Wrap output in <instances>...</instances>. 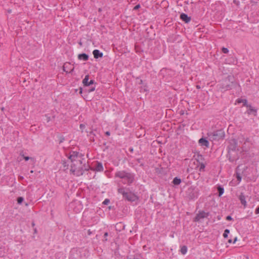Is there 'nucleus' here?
Returning <instances> with one entry per match:
<instances>
[{"mask_svg":"<svg viewBox=\"0 0 259 259\" xmlns=\"http://www.w3.org/2000/svg\"><path fill=\"white\" fill-rule=\"evenodd\" d=\"M84 166L82 164V161H76V162L72 163L71 165V172L76 176H80L82 175L85 168Z\"/></svg>","mask_w":259,"mask_h":259,"instance_id":"nucleus-1","label":"nucleus"},{"mask_svg":"<svg viewBox=\"0 0 259 259\" xmlns=\"http://www.w3.org/2000/svg\"><path fill=\"white\" fill-rule=\"evenodd\" d=\"M115 176L122 179V183L123 184H127L128 185L132 184L134 180L133 174L124 170L117 171L115 174Z\"/></svg>","mask_w":259,"mask_h":259,"instance_id":"nucleus-2","label":"nucleus"},{"mask_svg":"<svg viewBox=\"0 0 259 259\" xmlns=\"http://www.w3.org/2000/svg\"><path fill=\"white\" fill-rule=\"evenodd\" d=\"M232 77L230 76L223 80L221 83L219 84V90L221 92H225L232 88L234 83L232 80Z\"/></svg>","mask_w":259,"mask_h":259,"instance_id":"nucleus-3","label":"nucleus"},{"mask_svg":"<svg viewBox=\"0 0 259 259\" xmlns=\"http://www.w3.org/2000/svg\"><path fill=\"white\" fill-rule=\"evenodd\" d=\"M208 136L212 140H219L224 138L225 133L222 130H219L209 132Z\"/></svg>","mask_w":259,"mask_h":259,"instance_id":"nucleus-4","label":"nucleus"},{"mask_svg":"<svg viewBox=\"0 0 259 259\" xmlns=\"http://www.w3.org/2000/svg\"><path fill=\"white\" fill-rule=\"evenodd\" d=\"M118 192L122 195L123 198L128 201H132L135 200L136 196L131 192H125L124 188H119Z\"/></svg>","mask_w":259,"mask_h":259,"instance_id":"nucleus-5","label":"nucleus"},{"mask_svg":"<svg viewBox=\"0 0 259 259\" xmlns=\"http://www.w3.org/2000/svg\"><path fill=\"white\" fill-rule=\"evenodd\" d=\"M227 157L231 162H233L238 158V150H228Z\"/></svg>","mask_w":259,"mask_h":259,"instance_id":"nucleus-6","label":"nucleus"},{"mask_svg":"<svg viewBox=\"0 0 259 259\" xmlns=\"http://www.w3.org/2000/svg\"><path fill=\"white\" fill-rule=\"evenodd\" d=\"M78 155L79 152L76 151H72L70 153L68 158L70 160L72 163L76 162V161H79V160L81 159L80 157H79Z\"/></svg>","mask_w":259,"mask_h":259,"instance_id":"nucleus-7","label":"nucleus"},{"mask_svg":"<svg viewBox=\"0 0 259 259\" xmlns=\"http://www.w3.org/2000/svg\"><path fill=\"white\" fill-rule=\"evenodd\" d=\"M189 197L190 199H194L198 196V192L195 188L191 187L188 189Z\"/></svg>","mask_w":259,"mask_h":259,"instance_id":"nucleus-8","label":"nucleus"},{"mask_svg":"<svg viewBox=\"0 0 259 259\" xmlns=\"http://www.w3.org/2000/svg\"><path fill=\"white\" fill-rule=\"evenodd\" d=\"M209 215L208 212H205L203 211H199L194 218L195 222H198L201 219L207 218Z\"/></svg>","mask_w":259,"mask_h":259,"instance_id":"nucleus-9","label":"nucleus"},{"mask_svg":"<svg viewBox=\"0 0 259 259\" xmlns=\"http://www.w3.org/2000/svg\"><path fill=\"white\" fill-rule=\"evenodd\" d=\"M237 142L235 140L233 139L230 140L229 145L228 147V150H237Z\"/></svg>","mask_w":259,"mask_h":259,"instance_id":"nucleus-10","label":"nucleus"},{"mask_svg":"<svg viewBox=\"0 0 259 259\" xmlns=\"http://www.w3.org/2000/svg\"><path fill=\"white\" fill-rule=\"evenodd\" d=\"M89 75H87L85 76V78L82 80V83L84 85V86L88 87L91 84H93L94 82V80L93 79L91 80L90 81H89Z\"/></svg>","mask_w":259,"mask_h":259,"instance_id":"nucleus-11","label":"nucleus"},{"mask_svg":"<svg viewBox=\"0 0 259 259\" xmlns=\"http://www.w3.org/2000/svg\"><path fill=\"white\" fill-rule=\"evenodd\" d=\"M71 66V64L70 63H66L64 64L63 66V70L66 73H70L72 72L74 70V67H72L71 69H70V71L66 70V69H69V67Z\"/></svg>","mask_w":259,"mask_h":259,"instance_id":"nucleus-12","label":"nucleus"},{"mask_svg":"<svg viewBox=\"0 0 259 259\" xmlns=\"http://www.w3.org/2000/svg\"><path fill=\"white\" fill-rule=\"evenodd\" d=\"M245 196L243 193H241L239 196V199L240 200L241 203L244 206V207H246L247 205V202L245 200Z\"/></svg>","mask_w":259,"mask_h":259,"instance_id":"nucleus-13","label":"nucleus"},{"mask_svg":"<svg viewBox=\"0 0 259 259\" xmlns=\"http://www.w3.org/2000/svg\"><path fill=\"white\" fill-rule=\"evenodd\" d=\"M93 54L94 55V58L96 59H98L99 58H101L103 57V53L100 52L98 50H95L93 52Z\"/></svg>","mask_w":259,"mask_h":259,"instance_id":"nucleus-14","label":"nucleus"},{"mask_svg":"<svg viewBox=\"0 0 259 259\" xmlns=\"http://www.w3.org/2000/svg\"><path fill=\"white\" fill-rule=\"evenodd\" d=\"M181 19L185 21L186 23H188L191 20V18L190 17H188L187 14H185L184 13H183L180 16Z\"/></svg>","mask_w":259,"mask_h":259,"instance_id":"nucleus-15","label":"nucleus"},{"mask_svg":"<svg viewBox=\"0 0 259 259\" xmlns=\"http://www.w3.org/2000/svg\"><path fill=\"white\" fill-rule=\"evenodd\" d=\"M199 143L200 144H201V146H205L206 147H208L209 142L205 139L201 138L199 140Z\"/></svg>","mask_w":259,"mask_h":259,"instance_id":"nucleus-16","label":"nucleus"},{"mask_svg":"<svg viewBox=\"0 0 259 259\" xmlns=\"http://www.w3.org/2000/svg\"><path fill=\"white\" fill-rule=\"evenodd\" d=\"M78 58L79 60H83L84 61H87L89 59V56L85 54L82 53L78 55Z\"/></svg>","mask_w":259,"mask_h":259,"instance_id":"nucleus-17","label":"nucleus"},{"mask_svg":"<svg viewBox=\"0 0 259 259\" xmlns=\"http://www.w3.org/2000/svg\"><path fill=\"white\" fill-rule=\"evenodd\" d=\"M96 169L97 171H101L103 170V167L101 163L98 162L96 167Z\"/></svg>","mask_w":259,"mask_h":259,"instance_id":"nucleus-18","label":"nucleus"},{"mask_svg":"<svg viewBox=\"0 0 259 259\" xmlns=\"http://www.w3.org/2000/svg\"><path fill=\"white\" fill-rule=\"evenodd\" d=\"M237 102L238 103H243L244 106L248 107V104L246 99H238Z\"/></svg>","mask_w":259,"mask_h":259,"instance_id":"nucleus-19","label":"nucleus"},{"mask_svg":"<svg viewBox=\"0 0 259 259\" xmlns=\"http://www.w3.org/2000/svg\"><path fill=\"white\" fill-rule=\"evenodd\" d=\"M181 182V180L177 177H176L173 180L172 183L174 185H179Z\"/></svg>","mask_w":259,"mask_h":259,"instance_id":"nucleus-20","label":"nucleus"},{"mask_svg":"<svg viewBox=\"0 0 259 259\" xmlns=\"http://www.w3.org/2000/svg\"><path fill=\"white\" fill-rule=\"evenodd\" d=\"M187 251V247L186 246H183L181 248V252L182 254H185Z\"/></svg>","mask_w":259,"mask_h":259,"instance_id":"nucleus-21","label":"nucleus"},{"mask_svg":"<svg viewBox=\"0 0 259 259\" xmlns=\"http://www.w3.org/2000/svg\"><path fill=\"white\" fill-rule=\"evenodd\" d=\"M218 190L219 192V196H221V195H222L224 192V188L221 187V186H219L218 187Z\"/></svg>","mask_w":259,"mask_h":259,"instance_id":"nucleus-22","label":"nucleus"},{"mask_svg":"<svg viewBox=\"0 0 259 259\" xmlns=\"http://www.w3.org/2000/svg\"><path fill=\"white\" fill-rule=\"evenodd\" d=\"M230 233V230L229 229H226L225 231H224V233L223 234V237L224 238H227L228 237V234Z\"/></svg>","mask_w":259,"mask_h":259,"instance_id":"nucleus-23","label":"nucleus"},{"mask_svg":"<svg viewBox=\"0 0 259 259\" xmlns=\"http://www.w3.org/2000/svg\"><path fill=\"white\" fill-rule=\"evenodd\" d=\"M23 200H24V198L22 197H19L17 198V203L19 204H20L21 203H22V202L23 201Z\"/></svg>","mask_w":259,"mask_h":259,"instance_id":"nucleus-24","label":"nucleus"},{"mask_svg":"<svg viewBox=\"0 0 259 259\" xmlns=\"http://www.w3.org/2000/svg\"><path fill=\"white\" fill-rule=\"evenodd\" d=\"M62 164L63 165V167H64V170H66L68 168V164L67 163V162L65 161H62Z\"/></svg>","mask_w":259,"mask_h":259,"instance_id":"nucleus-25","label":"nucleus"},{"mask_svg":"<svg viewBox=\"0 0 259 259\" xmlns=\"http://www.w3.org/2000/svg\"><path fill=\"white\" fill-rule=\"evenodd\" d=\"M95 90V87H92L91 88H90L89 89H85V91L88 92V93H91L92 92H93Z\"/></svg>","mask_w":259,"mask_h":259,"instance_id":"nucleus-26","label":"nucleus"},{"mask_svg":"<svg viewBox=\"0 0 259 259\" xmlns=\"http://www.w3.org/2000/svg\"><path fill=\"white\" fill-rule=\"evenodd\" d=\"M21 155H22V156L23 157V158L26 160V161H27L29 159H33V158H32V157H29L28 156H25L23 154H21Z\"/></svg>","mask_w":259,"mask_h":259,"instance_id":"nucleus-27","label":"nucleus"},{"mask_svg":"<svg viewBox=\"0 0 259 259\" xmlns=\"http://www.w3.org/2000/svg\"><path fill=\"white\" fill-rule=\"evenodd\" d=\"M248 107L249 108L250 112H256V110L255 109H253L252 107L250 105H248Z\"/></svg>","mask_w":259,"mask_h":259,"instance_id":"nucleus-28","label":"nucleus"},{"mask_svg":"<svg viewBox=\"0 0 259 259\" xmlns=\"http://www.w3.org/2000/svg\"><path fill=\"white\" fill-rule=\"evenodd\" d=\"M236 178H237L238 181H239V182H240L241 181V177L240 175L238 173L236 174Z\"/></svg>","mask_w":259,"mask_h":259,"instance_id":"nucleus-29","label":"nucleus"},{"mask_svg":"<svg viewBox=\"0 0 259 259\" xmlns=\"http://www.w3.org/2000/svg\"><path fill=\"white\" fill-rule=\"evenodd\" d=\"M222 50V52L225 54H227L229 52L228 49L226 48H224V47L223 48Z\"/></svg>","mask_w":259,"mask_h":259,"instance_id":"nucleus-30","label":"nucleus"},{"mask_svg":"<svg viewBox=\"0 0 259 259\" xmlns=\"http://www.w3.org/2000/svg\"><path fill=\"white\" fill-rule=\"evenodd\" d=\"M110 201L108 199H106L103 201V203L105 205H107L109 203Z\"/></svg>","mask_w":259,"mask_h":259,"instance_id":"nucleus-31","label":"nucleus"},{"mask_svg":"<svg viewBox=\"0 0 259 259\" xmlns=\"http://www.w3.org/2000/svg\"><path fill=\"white\" fill-rule=\"evenodd\" d=\"M244 140V144H245L246 143H251V141L249 138H246Z\"/></svg>","mask_w":259,"mask_h":259,"instance_id":"nucleus-32","label":"nucleus"},{"mask_svg":"<svg viewBox=\"0 0 259 259\" xmlns=\"http://www.w3.org/2000/svg\"><path fill=\"white\" fill-rule=\"evenodd\" d=\"M140 7V5H137L134 8V10H138Z\"/></svg>","mask_w":259,"mask_h":259,"instance_id":"nucleus-33","label":"nucleus"},{"mask_svg":"<svg viewBox=\"0 0 259 259\" xmlns=\"http://www.w3.org/2000/svg\"><path fill=\"white\" fill-rule=\"evenodd\" d=\"M226 220L228 221H231L232 220V218L230 215H228L227 217Z\"/></svg>","mask_w":259,"mask_h":259,"instance_id":"nucleus-34","label":"nucleus"},{"mask_svg":"<svg viewBox=\"0 0 259 259\" xmlns=\"http://www.w3.org/2000/svg\"><path fill=\"white\" fill-rule=\"evenodd\" d=\"M255 212L256 214L259 213V206L257 208H256V209L255 210Z\"/></svg>","mask_w":259,"mask_h":259,"instance_id":"nucleus-35","label":"nucleus"},{"mask_svg":"<svg viewBox=\"0 0 259 259\" xmlns=\"http://www.w3.org/2000/svg\"><path fill=\"white\" fill-rule=\"evenodd\" d=\"M85 127V125L83 124H80V128L81 129H83V128Z\"/></svg>","mask_w":259,"mask_h":259,"instance_id":"nucleus-36","label":"nucleus"},{"mask_svg":"<svg viewBox=\"0 0 259 259\" xmlns=\"http://www.w3.org/2000/svg\"><path fill=\"white\" fill-rule=\"evenodd\" d=\"M204 165L203 164H201V165H200V170H201V169H203L204 168Z\"/></svg>","mask_w":259,"mask_h":259,"instance_id":"nucleus-37","label":"nucleus"},{"mask_svg":"<svg viewBox=\"0 0 259 259\" xmlns=\"http://www.w3.org/2000/svg\"><path fill=\"white\" fill-rule=\"evenodd\" d=\"M134 259H141V258H140V256L139 255H136V256H135Z\"/></svg>","mask_w":259,"mask_h":259,"instance_id":"nucleus-38","label":"nucleus"},{"mask_svg":"<svg viewBox=\"0 0 259 259\" xmlns=\"http://www.w3.org/2000/svg\"><path fill=\"white\" fill-rule=\"evenodd\" d=\"M88 234L89 235H91L92 234V232L91 231V230H89L88 231Z\"/></svg>","mask_w":259,"mask_h":259,"instance_id":"nucleus-39","label":"nucleus"},{"mask_svg":"<svg viewBox=\"0 0 259 259\" xmlns=\"http://www.w3.org/2000/svg\"><path fill=\"white\" fill-rule=\"evenodd\" d=\"M105 134L107 135V136H110V133L109 132V131H107L105 133Z\"/></svg>","mask_w":259,"mask_h":259,"instance_id":"nucleus-40","label":"nucleus"},{"mask_svg":"<svg viewBox=\"0 0 259 259\" xmlns=\"http://www.w3.org/2000/svg\"><path fill=\"white\" fill-rule=\"evenodd\" d=\"M108 234L107 232L105 233V234H104L105 238L107 237L108 236Z\"/></svg>","mask_w":259,"mask_h":259,"instance_id":"nucleus-41","label":"nucleus"},{"mask_svg":"<svg viewBox=\"0 0 259 259\" xmlns=\"http://www.w3.org/2000/svg\"><path fill=\"white\" fill-rule=\"evenodd\" d=\"M51 120V118L50 116L47 117V121L49 122Z\"/></svg>","mask_w":259,"mask_h":259,"instance_id":"nucleus-42","label":"nucleus"},{"mask_svg":"<svg viewBox=\"0 0 259 259\" xmlns=\"http://www.w3.org/2000/svg\"><path fill=\"white\" fill-rule=\"evenodd\" d=\"M79 90H80V91H79V93H80V94H81V93H82V89L81 88H80L79 89Z\"/></svg>","mask_w":259,"mask_h":259,"instance_id":"nucleus-43","label":"nucleus"},{"mask_svg":"<svg viewBox=\"0 0 259 259\" xmlns=\"http://www.w3.org/2000/svg\"><path fill=\"white\" fill-rule=\"evenodd\" d=\"M237 237H235L234 239V241H233V243H235L236 241H237Z\"/></svg>","mask_w":259,"mask_h":259,"instance_id":"nucleus-44","label":"nucleus"},{"mask_svg":"<svg viewBox=\"0 0 259 259\" xmlns=\"http://www.w3.org/2000/svg\"><path fill=\"white\" fill-rule=\"evenodd\" d=\"M196 88H197V89H200V85H196Z\"/></svg>","mask_w":259,"mask_h":259,"instance_id":"nucleus-45","label":"nucleus"},{"mask_svg":"<svg viewBox=\"0 0 259 259\" xmlns=\"http://www.w3.org/2000/svg\"><path fill=\"white\" fill-rule=\"evenodd\" d=\"M232 242V240L231 239H229V240H228V243H231Z\"/></svg>","mask_w":259,"mask_h":259,"instance_id":"nucleus-46","label":"nucleus"},{"mask_svg":"<svg viewBox=\"0 0 259 259\" xmlns=\"http://www.w3.org/2000/svg\"><path fill=\"white\" fill-rule=\"evenodd\" d=\"M127 259H134V258H132L129 256H127Z\"/></svg>","mask_w":259,"mask_h":259,"instance_id":"nucleus-47","label":"nucleus"},{"mask_svg":"<svg viewBox=\"0 0 259 259\" xmlns=\"http://www.w3.org/2000/svg\"><path fill=\"white\" fill-rule=\"evenodd\" d=\"M34 233H37V230H36V228H35V229H34Z\"/></svg>","mask_w":259,"mask_h":259,"instance_id":"nucleus-48","label":"nucleus"},{"mask_svg":"<svg viewBox=\"0 0 259 259\" xmlns=\"http://www.w3.org/2000/svg\"><path fill=\"white\" fill-rule=\"evenodd\" d=\"M34 225H35V224H34V222H33V223H32V226L33 227H34Z\"/></svg>","mask_w":259,"mask_h":259,"instance_id":"nucleus-49","label":"nucleus"},{"mask_svg":"<svg viewBox=\"0 0 259 259\" xmlns=\"http://www.w3.org/2000/svg\"><path fill=\"white\" fill-rule=\"evenodd\" d=\"M142 83H143V80H140V84H142Z\"/></svg>","mask_w":259,"mask_h":259,"instance_id":"nucleus-50","label":"nucleus"},{"mask_svg":"<svg viewBox=\"0 0 259 259\" xmlns=\"http://www.w3.org/2000/svg\"><path fill=\"white\" fill-rule=\"evenodd\" d=\"M101 11V8H99V11Z\"/></svg>","mask_w":259,"mask_h":259,"instance_id":"nucleus-51","label":"nucleus"},{"mask_svg":"<svg viewBox=\"0 0 259 259\" xmlns=\"http://www.w3.org/2000/svg\"><path fill=\"white\" fill-rule=\"evenodd\" d=\"M11 10H9V11H8V12H9V13H11Z\"/></svg>","mask_w":259,"mask_h":259,"instance_id":"nucleus-52","label":"nucleus"},{"mask_svg":"<svg viewBox=\"0 0 259 259\" xmlns=\"http://www.w3.org/2000/svg\"><path fill=\"white\" fill-rule=\"evenodd\" d=\"M79 45H82V44H81V42H79Z\"/></svg>","mask_w":259,"mask_h":259,"instance_id":"nucleus-53","label":"nucleus"},{"mask_svg":"<svg viewBox=\"0 0 259 259\" xmlns=\"http://www.w3.org/2000/svg\"><path fill=\"white\" fill-rule=\"evenodd\" d=\"M31 173H33V170H31Z\"/></svg>","mask_w":259,"mask_h":259,"instance_id":"nucleus-54","label":"nucleus"}]
</instances>
